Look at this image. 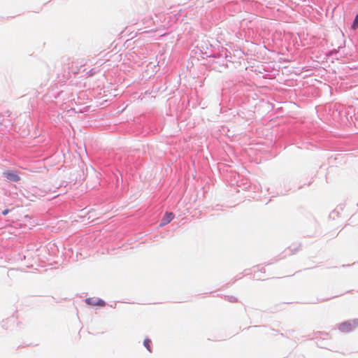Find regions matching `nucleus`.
<instances>
[{"instance_id":"5","label":"nucleus","mask_w":358,"mask_h":358,"mask_svg":"<svg viewBox=\"0 0 358 358\" xmlns=\"http://www.w3.org/2000/svg\"><path fill=\"white\" fill-rule=\"evenodd\" d=\"M174 217V215L172 213H166L162 220L160 226H164L169 223Z\"/></svg>"},{"instance_id":"4","label":"nucleus","mask_w":358,"mask_h":358,"mask_svg":"<svg viewBox=\"0 0 358 358\" xmlns=\"http://www.w3.org/2000/svg\"><path fill=\"white\" fill-rule=\"evenodd\" d=\"M3 176L10 181L17 182L20 180V176L13 171L4 172Z\"/></svg>"},{"instance_id":"8","label":"nucleus","mask_w":358,"mask_h":358,"mask_svg":"<svg viewBox=\"0 0 358 358\" xmlns=\"http://www.w3.org/2000/svg\"><path fill=\"white\" fill-rule=\"evenodd\" d=\"M8 212H9V210L8 209H6V210L2 211V214L3 215H7L8 213Z\"/></svg>"},{"instance_id":"3","label":"nucleus","mask_w":358,"mask_h":358,"mask_svg":"<svg viewBox=\"0 0 358 358\" xmlns=\"http://www.w3.org/2000/svg\"><path fill=\"white\" fill-rule=\"evenodd\" d=\"M85 302L90 306H104L106 305L105 301L100 299L87 298Z\"/></svg>"},{"instance_id":"2","label":"nucleus","mask_w":358,"mask_h":358,"mask_svg":"<svg viewBox=\"0 0 358 358\" xmlns=\"http://www.w3.org/2000/svg\"><path fill=\"white\" fill-rule=\"evenodd\" d=\"M111 96L112 95L110 94V91H103V93H99V96H96V102L99 104L102 105L105 102L108 101Z\"/></svg>"},{"instance_id":"1","label":"nucleus","mask_w":358,"mask_h":358,"mask_svg":"<svg viewBox=\"0 0 358 358\" xmlns=\"http://www.w3.org/2000/svg\"><path fill=\"white\" fill-rule=\"evenodd\" d=\"M357 325L358 322L356 320L347 321L340 324L339 329L343 332H349L355 329Z\"/></svg>"},{"instance_id":"7","label":"nucleus","mask_w":358,"mask_h":358,"mask_svg":"<svg viewBox=\"0 0 358 358\" xmlns=\"http://www.w3.org/2000/svg\"><path fill=\"white\" fill-rule=\"evenodd\" d=\"M355 119L358 122V109L355 113Z\"/></svg>"},{"instance_id":"9","label":"nucleus","mask_w":358,"mask_h":358,"mask_svg":"<svg viewBox=\"0 0 358 358\" xmlns=\"http://www.w3.org/2000/svg\"><path fill=\"white\" fill-rule=\"evenodd\" d=\"M77 67H78L77 65H75L73 63L71 64V69H76V70H78Z\"/></svg>"},{"instance_id":"6","label":"nucleus","mask_w":358,"mask_h":358,"mask_svg":"<svg viewBox=\"0 0 358 358\" xmlns=\"http://www.w3.org/2000/svg\"><path fill=\"white\" fill-rule=\"evenodd\" d=\"M150 340L148 339V338H145L143 341V345L144 346L148 349V350L149 352H151V349H150Z\"/></svg>"}]
</instances>
